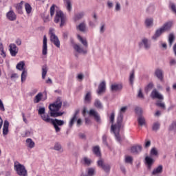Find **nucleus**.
Segmentation results:
<instances>
[{
	"label": "nucleus",
	"mask_w": 176,
	"mask_h": 176,
	"mask_svg": "<svg viewBox=\"0 0 176 176\" xmlns=\"http://www.w3.org/2000/svg\"><path fill=\"white\" fill-rule=\"evenodd\" d=\"M129 107L127 106L122 107L118 113V116L117 118V122L115 124H112L111 126V133H113L114 134L116 141L118 142H120L121 138L120 135L119 133H120V129H122V123H123V118L124 116V114L127 111V109Z\"/></svg>",
	"instance_id": "obj_1"
},
{
	"label": "nucleus",
	"mask_w": 176,
	"mask_h": 176,
	"mask_svg": "<svg viewBox=\"0 0 176 176\" xmlns=\"http://www.w3.org/2000/svg\"><path fill=\"white\" fill-rule=\"evenodd\" d=\"M171 27H173V21H169L166 22L162 26L155 30L151 38L153 41H157V39H159L164 32L170 31L171 30Z\"/></svg>",
	"instance_id": "obj_2"
},
{
	"label": "nucleus",
	"mask_w": 176,
	"mask_h": 176,
	"mask_svg": "<svg viewBox=\"0 0 176 176\" xmlns=\"http://www.w3.org/2000/svg\"><path fill=\"white\" fill-rule=\"evenodd\" d=\"M63 102L60 100H57L55 102L49 105V109L50 111V116L52 118H58V116H63V112L58 111H60Z\"/></svg>",
	"instance_id": "obj_3"
},
{
	"label": "nucleus",
	"mask_w": 176,
	"mask_h": 176,
	"mask_svg": "<svg viewBox=\"0 0 176 176\" xmlns=\"http://www.w3.org/2000/svg\"><path fill=\"white\" fill-rule=\"evenodd\" d=\"M67 18L65 16V14L60 10H58L56 11L55 17H54V23H60V28H63L64 25H65V21Z\"/></svg>",
	"instance_id": "obj_4"
},
{
	"label": "nucleus",
	"mask_w": 176,
	"mask_h": 176,
	"mask_svg": "<svg viewBox=\"0 0 176 176\" xmlns=\"http://www.w3.org/2000/svg\"><path fill=\"white\" fill-rule=\"evenodd\" d=\"M14 170L19 176H28V172L27 171L25 166L17 161L14 164Z\"/></svg>",
	"instance_id": "obj_5"
},
{
	"label": "nucleus",
	"mask_w": 176,
	"mask_h": 176,
	"mask_svg": "<svg viewBox=\"0 0 176 176\" xmlns=\"http://www.w3.org/2000/svg\"><path fill=\"white\" fill-rule=\"evenodd\" d=\"M50 41L56 47H60V40L54 33V29L50 28L49 31Z\"/></svg>",
	"instance_id": "obj_6"
},
{
	"label": "nucleus",
	"mask_w": 176,
	"mask_h": 176,
	"mask_svg": "<svg viewBox=\"0 0 176 176\" xmlns=\"http://www.w3.org/2000/svg\"><path fill=\"white\" fill-rule=\"evenodd\" d=\"M79 113V110L76 111L74 116H73V118L71 119L69 123V127H72V126H74V123H75V122H76V126L77 127H80V126H82V119L79 118L78 119V114Z\"/></svg>",
	"instance_id": "obj_7"
},
{
	"label": "nucleus",
	"mask_w": 176,
	"mask_h": 176,
	"mask_svg": "<svg viewBox=\"0 0 176 176\" xmlns=\"http://www.w3.org/2000/svg\"><path fill=\"white\" fill-rule=\"evenodd\" d=\"M73 49L78 54H87V48L83 47L82 45L75 43L73 45Z\"/></svg>",
	"instance_id": "obj_8"
},
{
	"label": "nucleus",
	"mask_w": 176,
	"mask_h": 176,
	"mask_svg": "<svg viewBox=\"0 0 176 176\" xmlns=\"http://www.w3.org/2000/svg\"><path fill=\"white\" fill-rule=\"evenodd\" d=\"M140 47H144L145 50L151 49V41L147 38H143L140 43H139Z\"/></svg>",
	"instance_id": "obj_9"
},
{
	"label": "nucleus",
	"mask_w": 176,
	"mask_h": 176,
	"mask_svg": "<svg viewBox=\"0 0 176 176\" xmlns=\"http://www.w3.org/2000/svg\"><path fill=\"white\" fill-rule=\"evenodd\" d=\"M98 167H100V168H102L105 173H109V171H111V166L104 163L102 160H99L98 161Z\"/></svg>",
	"instance_id": "obj_10"
},
{
	"label": "nucleus",
	"mask_w": 176,
	"mask_h": 176,
	"mask_svg": "<svg viewBox=\"0 0 176 176\" xmlns=\"http://www.w3.org/2000/svg\"><path fill=\"white\" fill-rule=\"evenodd\" d=\"M150 97H151L153 100H155V98H157V100H164L163 95L160 94L156 89H153L150 94Z\"/></svg>",
	"instance_id": "obj_11"
},
{
	"label": "nucleus",
	"mask_w": 176,
	"mask_h": 176,
	"mask_svg": "<svg viewBox=\"0 0 176 176\" xmlns=\"http://www.w3.org/2000/svg\"><path fill=\"white\" fill-rule=\"evenodd\" d=\"M9 51L12 57H16L19 53V47L14 43H11L9 45Z\"/></svg>",
	"instance_id": "obj_12"
},
{
	"label": "nucleus",
	"mask_w": 176,
	"mask_h": 176,
	"mask_svg": "<svg viewBox=\"0 0 176 176\" xmlns=\"http://www.w3.org/2000/svg\"><path fill=\"white\" fill-rule=\"evenodd\" d=\"M52 124H53L55 131L56 133H58V131H60V127H58V126H63V124H64V121L61 120H52V122H51Z\"/></svg>",
	"instance_id": "obj_13"
},
{
	"label": "nucleus",
	"mask_w": 176,
	"mask_h": 176,
	"mask_svg": "<svg viewBox=\"0 0 176 176\" xmlns=\"http://www.w3.org/2000/svg\"><path fill=\"white\" fill-rule=\"evenodd\" d=\"M105 90H107V82H105V80H103L98 85L97 94L101 96V94H103V93L105 92Z\"/></svg>",
	"instance_id": "obj_14"
},
{
	"label": "nucleus",
	"mask_w": 176,
	"mask_h": 176,
	"mask_svg": "<svg viewBox=\"0 0 176 176\" xmlns=\"http://www.w3.org/2000/svg\"><path fill=\"white\" fill-rule=\"evenodd\" d=\"M42 54L43 56H46V54H47V37H46L45 35L43 36V40Z\"/></svg>",
	"instance_id": "obj_15"
},
{
	"label": "nucleus",
	"mask_w": 176,
	"mask_h": 176,
	"mask_svg": "<svg viewBox=\"0 0 176 176\" xmlns=\"http://www.w3.org/2000/svg\"><path fill=\"white\" fill-rule=\"evenodd\" d=\"M88 113L90 116H94V118L96 120V122H101V118L100 117V115L96 110L91 109L88 112Z\"/></svg>",
	"instance_id": "obj_16"
},
{
	"label": "nucleus",
	"mask_w": 176,
	"mask_h": 176,
	"mask_svg": "<svg viewBox=\"0 0 176 176\" xmlns=\"http://www.w3.org/2000/svg\"><path fill=\"white\" fill-rule=\"evenodd\" d=\"M145 162L148 170H151V168H152V166H153V164L155 163V160H153L152 157L149 156H146L145 157Z\"/></svg>",
	"instance_id": "obj_17"
},
{
	"label": "nucleus",
	"mask_w": 176,
	"mask_h": 176,
	"mask_svg": "<svg viewBox=\"0 0 176 176\" xmlns=\"http://www.w3.org/2000/svg\"><path fill=\"white\" fill-rule=\"evenodd\" d=\"M6 17L8 20H10V21H14V20L17 19L16 13H14V11H13V10H10L8 12H7Z\"/></svg>",
	"instance_id": "obj_18"
},
{
	"label": "nucleus",
	"mask_w": 176,
	"mask_h": 176,
	"mask_svg": "<svg viewBox=\"0 0 176 176\" xmlns=\"http://www.w3.org/2000/svg\"><path fill=\"white\" fill-rule=\"evenodd\" d=\"M123 89V85L120 83H113L111 85V91H120Z\"/></svg>",
	"instance_id": "obj_19"
},
{
	"label": "nucleus",
	"mask_w": 176,
	"mask_h": 176,
	"mask_svg": "<svg viewBox=\"0 0 176 176\" xmlns=\"http://www.w3.org/2000/svg\"><path fill=\"white\" fill-rule=\"evenodd\" d=\"M77 39H78L79 42L82 43L85 49L89 47V43H87V39L86 38L82 37L80 35H77Z\"/></svg>",
	"instance_id": "obj_20"
},
{
	"label": "nucleus",
	"mask_w": 176,
	"mask_h": 176,
	"mask_svg": "<svg viewBox=\"0 0 176 176\" xmlns=\"http://www.w3.org/2000/svg\"><path fill=\"white\" fill-rule=\"evenodd\" d=\"M85 16H86L85 12H79L74 15V21H79V20H82Z\"/></svg>",
	"instance_id": "obj_21"
},
{
	"label": "nucleus",
	"mask_w": 176,
	"mask_h": 176,
	"mask_svg": "<svg viewBox=\"0 0 176 176\" xmlns=\"http://www.w3.org/2000/svg\"><path fill=\"white\" fill-rule=\"evenodd\" d=\"M144 25L146 28H152L153 27V18H147L144 21Z\"/></svg>",
	"instance_id": "obj_22"
},
{
	"label": "nucleus",
	"mask_w": 176,
	"mask_h": 176,
	"mask_svg": "<svg viewBox=\"0 0 176 176\" xmlns=\"http://www.w3.org/2000/svg\"><path fill=\"white\" fill-rule=\"evenodd\" d=\"M8 133H9V121L5 120L3 127V135H8Z\"/></svg>",
	"instance_id": "obj_23"
},
{
	"label": "nucleus",
	"mask_w": 176,
	"mask_h": 176,
	"mask_svg": "<svg viewBox=\"0 0 176 176\" xmlns=\"http://www.w3.org/2000/svg\"><path fill=\"white\" fill-rule=\"evenodd\" d=\"M76 28L81 32H86V31H87V28L86 27V22L83 21V22L80 23L76 27Z\"/></svg>",
	"instance_id": "obj_24"
},
{
	"label": "nucleus",
	"mask_w": 176,
	"mask_h": 176,
	"mask_svg": "<svg viewBox=\"0 0 176 176\" xmlns=\"http://www.w3.org/2000/svg\"><path fill=\"white\" fill-rule=\"evenodd\" d=\"M162 173H163V166L160 165L157 168L153 169L152 175H158V174H162Z\"/></svg>",
	"instance_id": "obj_25"
},
{
	"label": "nucleus",
	"mask_w": 176,
	"mask_h": 176,
	"mask_svg": "<svg viewBox=\"0 0 176 176\" xmlns=\"http://www.w3.org/2000/svg\"><path fill=\"white\" fill-rule=\"evenodd\" d=\"M25 142H26V146L28 148H30V149H32L33 148H35V142L33 141L32 139L28 138Z\"/></svg>",
	"instance_id": "obj_26"
},
{
	"label": "nucleus",
	"mask_w": 176,
	"mask_h": 176,
	"mask_svg": "<svg viewBox=\"0 0 176 176\" xmlns=\"http://www.w3.org/2000/svg\"><path fill=\"white\" fill-rule=\"evenodd\" d=\"M142 151V146L138 145L133 146L131 148V153H140Z\"/></svg>",
	"instance_id": "obj_27"
},
{
	"label": "nucleus",
	"mask_w": 176,
	"mask_h": 176,
	"mask_svg": "<svg viewBox=\"0 0 176 176\" xmlns=\"http://www.w3.org/2000/svg\"><path fill=\"white\" fill-rule=\"evenodd\" d=\"M25 62L24 61H20L19 63H18L16 65V69H18V71H24V69H25Z\"/></svg>",
	"instance_id": "obj_28"
},
{
	"label": "nucleus",
	"mask_w": 176,
	"mask_h": 176,
	"mask_svg": "<svg viewBox=\"0 0 176 176\" xmlns=\"http://www.w3.org/2000/svg\"><path fill=\"white\" fill-rule=\"evenodd\" d=\"M41 118L45 123H52V122H53V119L50 118V115L43 114Z\"/></svg>",
	"instance_id": "obj_29"
},
{
	"label": "nucleus",
	"mask_w": 176,
	"mask_h": 176,
	"mask_svg": "<svg viewBox=\"0 0 176 176\" xmlns=\"http://www.w3.org/2000/svg\"><path fill=\"white\" fill-rule=\"evenodd\" d=\"M155 75L161 82L163 81V71L162 69L155 70Z\"/></svg>",
	"instance_id": "obj_30"
},
{
	"label": "nucleus",
	"mask_w": 176,
	"mask_h": 176,
	"mask_svg": "<svg viewBox=\"0 0 176 176\" xmlns=\"http://www.w3.org/2000/svg\"><path fill=\"white\" fill-rule=\"evenodd\" d=\"M28 75V72L27 71V69H24L21 75V80L22 82V83H24V82H25V80H27V76Z\"/></svg>",
	"instance_id": "obj_31"
},
{
	"label": "nucleus",
	"mask_w": 176,
	"mask_h": 176,
	"mask_svg": "<svg viewBox=\"0 0 176 176\" xmlns=\"http://www.w3.org/2000/svg\"><path fill=\"white\" fill-rule=\"evenodd\" d=\"M23 5H24V1H21L19 3H18L15 6V8H16L18 13H19L20 14H21V13H23Z\"/></svg>",
	"instance_id": "obj_32"
},
{
	"label": "nucleus",
	"mask_w": 176,
	"mask_h": 176,
	"mask_svg": "<svg viewBox=\"0 0 176 176\" xmlns=\"http://www.w3.org/2000/svg\"><path fill=\"white\" fill-rule=\"evenodd\" d=\"M84 101L85 104H89L91 101V92L89 91L86 94Z\"/></svg>",
	"instance_id": "obj_33"
},
{
	"label": "nucleus",
	"mask_w": 176,
	"mask_h": 176,
	"mask_svg": "<svg viewBox=\"0 0 176 176\" xmlns=\"http://www.w3.org/2000/svg\"><path fill=\"white\" fill-rule=\"evenodd\" d=\"M25 10L27 14H30V13L32 12V7H31V5H30V3H25Z\"/></svg>",
	"instance_id": "obj_34"
},
{
	"label": "nucleus",
	"mask_w": 176,
	"mask_h": 176,
	"mask_svg": "<svg viewBox=\"0 0 176 176\" xmlns=\"http://www.w3.org/2000/svg\"><path fill=\"white\" fill-rule=\"evenodd\" d=\"M150 155H151V157H153V156L157 157V156H159V151H157V148H156L155 147L152 148L151 151H150Z\"/></svg>",
	"instance_id": "obj_35"
},
{
	"label": "nucleus",
	"mask_w": 176,
	"mask_h": 176,
	"mask_svg": "<svg viewBox=\"0 0 176 176\" xmlns=\"http://www.w3.org/2000/svg\"><path fill=\"white\" fill-rule=\"evenodd\" d=\"M87 175H85V176H93V175H94V173H96V168H88L87 169ZM82 176H85V175H82Z\"/></svg>",
	"instance_id": "obj_36"
},
{
	"label": "nucleus",
	"mask_w": 176,
	"mask_h": 176,
	"mask_svg": "<svg viewBox=\"0 0 176 176\" xmlns=\"http://www.w3.org/2000/svg\"><path fill=\"white\" fill-rule=\"evenodd\" d=\"M93 152L96 156H101V151H100V146H96L93 148Z\"/></svg>",
	"instance_id": "obj_37"
},
{
	"label": "nucleus",
	"mask_w": 176,
	"mask_h": 176,
	"mask_svg": "<svg viewBox=\"0 0 176 176\" xmlns=\"http://www.w3.org/2000/svg\"><path fill=\"white\" fill-rule=\"evenodd\" d=\"M42 93H38L34 98V102L35 104H38V102H39L41 101V100H42Z\"/></svg>",
	"instance_id": "obj_38"
},
{
	"label": "nucleus",
	"mask_w": 176,
	"mask_h": 176,
	"mask_svg": "<svg viewBox=\"0 0 176 176\" xmlns=\"http://www.w3.org/2000/svg\"><path fill=\"white\" fill-rule=\"evenodd\" d=\"M105 30H107V25L105 24V23H100L99 30L100 34H104V32H105Z\"/></svg>",
	"instance_id": "obj_39"
},
{
	"label": "nucleus",
	"mask_w": 176,
	"mask_h": 176,
	"mask_svg": "<svg viewBox=\"0 0 176 176\" xmlns=\"http://www.w3.org/2000/svg\"><path fill=\"white\" fill-rule=\"evenodd\" d=\"M175 39V36H174V34L173 33L170 34L168 36V42H169L170 46H173V43Z\"/></svg>",
	"instance_id": "obj_40"
},
{
	"label": "nucleus",
	"mask_w": 176,
	"mask_h": 176,
	"mask_svg": "<svg viewBox=\"0 0 176 176\" xmlns=\"http://www.w3.org/2000/svg\"><path fill=\"white\" fill-rule=\"evenodd\" d=\"M47 74V67H46V65H44L42 67V79H45V78H46Z\"/></svg>",
	"instance_id": "obj_41"
},
{
	"label": "nucleus",
	"mask_w": 176,
	"mask_h": 176,
	"mask_svg": "<svg viewBox=\"0 0 176 176\" xmlns=\"http://www.w3.org/2000/svg\"><path fill=\"white\" fill-rule=\"evenodd\" d=\"M94 105L96 108H98V109H102V103H101V101H100V100L96 99L95 100Z\"/></svg>",
	"instance_id": "obj_42"
},
{
	"label": "nucleus",
	"mask_w": 176,
	"mask_h": 176,
	"mask_svg": "<svg viewBox=\"0 0 176 176\" xmlns=\"http://www.w3.org/2000/svg\"><path fill=\"white\" fill-rule=\"evenodd\" d=\"M138 122L140 126H145V118L143 116H139L138 118Z\"/></svg>",
	"instance_id": "obj_43"
},
{
	"label": "nucleus",
	"mask_w": 176,
	"mask_h": 176,
	"mask_svg": "<svg viewBox=\"0 0 176 176\" xmlns=\"http://www.w3.org/2000/svg\"><path fill=\"white\" fill-rule=\"evenodd\" d=\"M54 151H58L59 152H63V151H64L60 143H56L54 144Z\"/></svg>",
	"instance_id": "obj_44"
},
{
	"label": "nucleus",
	"mask_w": 176,
	"mask_h": 176,
	"mask_svg": "<svg viewBox=\"0 0 176 176\" xmlns=\"http://www.w3.org/2000/svg\"><path fill=\"white\" fill-rule=\"evenodd\" d=\"M67 10L69 12L72 11V1L71 0H67Z\"/></svg>",
	"instance_id": "obj_45"
},
{
	"label": "nucleus",
	"mask_w": 176,
	"mask_h": 176,
	"mask_svg": "<svg viewBox=\"0 0 176 176\" xmlns=\"http://www.w3.org/2000/svg\"><path fill=\"white\" fill-rule=\"evenodd\" d=\"M159 129H160V123H159V122H155V123L153 124L152 130H153V131H157V130H159Z\"/></svg>",
	"instance_id": "obj_46"
},
{
	"label": "nucleus",
	"mask_w": 176,
	"mask_h": 176,
	"mask_svg": "<svg viewBox=\"0 0 176 176\" xmlns=\"http://www.w3.org/2000/svg\"><path fill=\"white\" fill-rule=\"evenodd\" d=\"M83 162H84V164H86L87 166H90L92 163L91 160H90V158H88L87 157H85L82 159Z\"/></svg>",
	"instance_id": "obj_47"
},
{
	"label": "nucleus",
	"mask_w": 176,
	"mask_h": 176,
	"mask_svg": "<svg viewBox=\"0 0 176 176\" xmlns=\"http://www.w3.org/2000/svg\"><path fill=\"white\" fill-rule=\"evenodd\" d=\"M134 78H135L134 71H132L129 76V82L131 85H133V83H134Z\"/></svg>",
	"instance_id": "obj_48"
},
{
	"label": "nucleus",
	"mask_w": 176,
	"mask_h": 176,
	"mask_svg": "<svg viewBox=\"0 0 176 176\" xmlns=\"http://www.w3.org/2000/svg\"><path fill=\"white\" fill-rule=\"evenodd\" d=\"M121 9H122V6H120V3H119V1H116V6H115L116 12H120Z\"/></svg>",
	"instance_id": "obj_49"
},
{
	"label": "nucleus",
	"mask_w": 176,
	"mask_h": 176,
	"mask_svg": "<svg viewBox=\"0 0 176 176\" xmlns=\"http://www.w3.org/2000/svg\"><path fill=\"white\" fill-rule=\"evenodd\" d=\"M157 107H160V108H162L163 109H166V104L164 102H162L160 101H158L156 103Z\"/></svg>",
	"instance_id": "obj_50"
},
{
	"label": "nucleus",
	"mask_w": 176,
	"mask_h": 176,
	"mask_svg": "<svg viewBox=\"0 0 176 176\" xmlns=\"http://www.w3.org/2000/svg\"><path fill=\"white\" fill-rule=\"evenodd\" d=\"M45 107H40L38 109V115L41 116V117L43 116V115H45Z\"/></svg>",
	"instance_id": "obj_51"
},
{
	"label": "nucleus",
	"mask_w": 176,
	"mask_h": 176,
	"mask_svg": "<svg viewBox=\"0 0 176 176\" xmlns=\"http://www.w3.org/2000/svg\"><path fill=\"white\" fill-rule=\"evenodd\" d=\"M135 113H137L138 115H142V109L141 107H135Z\"/></svg>",
	"instance_id": "obj_52"
},
{
	"label": "nucleus",
	"mask_w": 176,
	"mask_h": 176,
	"mask_svg": "<svg viewBox=\"0 0 176 176\" xmlns=\"http://www.w3.org/2000/svg\"><path fill=\"white\" fill-rule=\"evenodd\" d=\"M169 130L175 131H176V121L173 122L169 127Z\"/></svg>",
	"instance_id": "obj_53"
},
{
	"label": "nucleus",
	"mask_w": 176,
	"mask_h": 176,
	"mask_svg": "<svg viewBox=\"0 0 176 176\" xmlns=\"http://www.w3.org/2000/svg\"><path fill=\"white\" fill-rule=\"evenodd\" d=\"M110 123H112V124H113V122H115V113H111L110 117Z\"/></svg>",
	"instance_id": "obj_54"
},
{
	"label": "nucleus",
	"mask_w": 176,
	"mask_h": 176,
	"mask_svg": "<svg viewBox=\"0 0 176 176\" xmlns=\"http://www.w3.org/2000/svg\"><path fill=\"white\" fill-rule=\"evenodd\" d=\"M55 6H56L52 5L50 8V16H51V17H53V16H54Z\"/></svg>",
	"instance_id": "obj_55"
},
{
	"label": "nucleus",
	"mask_w": 176,
	"mask_h": 176,
	"mask_svg": "<svg viewBox=\"0 0 176 176\" xmlns=\"http://www.w3.org/2000/svg\"><path fill=\"white\" fill-rule=\"evenodd\" d=\"M126 163H133V157L131 156H126L125 157Z\"/></svg>",
	"instance_id": "obj_56"
},
{
	"label": "nucleus",
	"mask_w": 176,
	"mask_h": 176,
	"mask_svg": "<svg viewBox=\"0 0 176 176\" xmlns=\"http://www.w3.org/2000/svg\"><path fill=\"white\" fill-rule=\"evenodd\" d=\"M152 89H153V83L150 82L146 87V90H147V91H150V90H152Z\"/></svg>",
	"instance_id": "obj_57"
},
{
	"label": "nucleus",
	"mask_w": 176,
	"mask_h": 176,
	"mask_svg": "<svg viewBox=\"0 0 176 176\" xmlns=\"http://www.w3.org/2000/svg\"><path fill=\"white\" fill-rule=\"evenodd\" d=\"M138 97L144 100V94H142V90H141V89L138 91Z\"/></svg>",
	"instance_id": "obj_58"
},
{
	"label": "nucleus",
	"mask_w": 176,
	"mask_h": 176,
	"mask_svg": "<svg viewBox=\"0 0 176 176\" xmlns=\"http://www.w3.org/2000/svg\"><path fill=\"white\" fill-rule=\"evenodd\" d=\"M102 142L104 145H105L106 146H108V142H107V136L105 135L102 136Z\"/></svg>",
	"instance_id": "obj_59"
},
{
	"label": "nucleus",
	"mask_w": 176,
	"mask_h": 176,
	"mask_svg": "<svg viewBox=\"0 0 176 176\" xmlns=\"http://www.w3.org/2000/svg\"><path fill=\"white\" fill-rule=\"evenodd\" d=\"M169 64L171 66L176 65V60L175 58L170 59Z\"/></svg>",
	"instance_id": "obj_60"
},
{
	"label": "nucleus",
	"mask_w": 176,
	"mask_h": 176,
	"mask_svg": "<svg viewBox=\"0 0 176 176\" xmlns=\"http://www.w3.org/2000/svg\"><path fill=\"white\" fill-rule=\"evenodd\" d=\"M83 78H85V76H83V74H79L77 76V79H78V80H80V82H82V80H83Z\"/></svg>",
	"instance_id": "obj_61"
},
{
	"label": "nucleus",
	"mask_w": 176,
	"mask_h": 176,
	"mask_svg": "<svg viewBox=\"0 0 176 176\" xmlns=\"http://www.w3.org/2000/svg\"><path fill=\"white\" fill-rule=\"evenodd\" d=\"M0 109L3 112L5 111V106L3 105V102L0 99Z\"/></svg>",
	"instance_id": "obj_62"
},
{
	"label": "nucleus",
	"mask_w": 176,
	"mask_h": 176,
	"mask_svg": "<svg viewBox=\"0 0 176 176\" xmlns=\"http://www.w3.org/2000/svg\"><path fill=\"white\" fill-rule=\"evenodd\" d=\"M107 7L109 8V9H112V8H113V3H112V1H108Z\"/></svg>",
	"instance_id": "obj_63"
},
{
	"label": "nucleus",
	"mask_w": 176,
	"mask_h": 176,
	"mask_svg": "<svg viewBox=\"0 0 176 176\" xmlns=\"http://www.w3.org/2000/svg\"><path fill=\"white\" fill-rule=\"evenodd\" d=\"M15 43H16V45H17V46H21V39L17 38L15 41Z\"/></svg>",
	"instance_id": "obj_64"
}]
</instances>
